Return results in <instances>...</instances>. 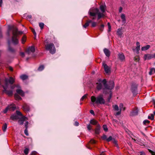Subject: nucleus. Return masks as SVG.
Instances as JSON below:
<instances>
[{
	"mask_svg": "<svg viewBox=\"0 0 155 155\" xmlns=\"http://www.w3.org/2000/svg\"><path fill=\"white\" fill-rule=\"evenodd\" d=\"M12 30V43L15 45L17 44L18 43V41L17 38V37L18 34H22L23 32L22 31H18L17 28L16 27L10 26H8V30L7 34L8 36H10V31Z\"/></svg>",
	"mask_w": 155,
	"mask_h": 155,
	"instance_id": "1",
	"label": "nucleus"
},
{
	"mask_svg": "<svg viewBox=\"0 0 155 155\" xmlns=\"http://www.w3.org/2000/svg\"><path fill=\"white\" fill-rule=\"evenodd\" d=\"M102 83L104 86V88H103L102 85L101 83L97 84V88L98 90H100L103 89L104 93L107 94L105 91L106 90L108 89L110 90L114 87V84L113 81H110L108 83V84H106L107 81L106 80L104 79L102 81Z\"/></svg>",
	"mask_w": 155,
	"mask_h": 155,
	"instance_id": "2",
	"label": "nucleus"
},
{
	"mask_svg": "<svg viewBox=\"0 0 155 155\" xmlns=\"http://www.w3.org/2000/svg\"><path fill=\"white\" fill-rule=\"evenodd\" d=\"M88 14L91 17H92L91 18L93 20L95 19L96 14H97L98 20L104 16V14L101 13L97 8L94 7L90 9Z\"/></svg>",
	"mask_w": 155,
	"mask_h": 155,
	"instance_id": "3",
	"label": "nucleus"
},
{
	"mask_svg": "<svg viewBox=\"0 0 155 155\" xmlns=\"http://www.w3.org/2000/svg\"><path fill=\"white\" fill-rule=\"evenodd\" d=\"M91 99V101L93 103H95L97 104H104L105 103L103 95L102 94H100L97 97L94 96H92Z\"/></svg>",
	"mask_w": 155,
	"mask_h": 155,
	"instance_id": "4",
	"label": "nucleus"
},
{
	"mask_svg": "<svg viewBox=\"0 0 155 155\" xmlns=\"http://www.w3.org/2000/svg\"><path fill=\"white\" fill-rule=\"evenodd\" d=\"M114 110L117 111V112L114 114V115L116 116L120 115L121 114V112L122 110L124 111L125 110L126 108L125 107H124L123 104L121 103L120 104L119 107L117 105H113L112 106Z\"/></svg>",
	"mask_w": 155,
	"mask_h": 155,
	"instance_id": "5",
	"label": "nucleus"
},
{
	"mask_svg": "<svg viewBox=\"0 0 155 155\" xmlns=\"http://www.w3.org/2000/svg\"><path fill=\"white\" fill-rule=\"evenodd\" d=\"M45 48L47 50L49 51L51 54H54L55 52V48L54 44L52 43L48 44L46 45Z\"/></svg>",
	"mask_w": 155,
	"mask_h": 155,
	"instance_id": "6",
	"label": "nucleus"
},
{
	"mask_svg": "<svg viewBox=\"0 0 155 155\" xmlns=\"http://www.w3.org/2000/svg\"><path fill=\"white\" fill-rule=\"evenodd\" d=\"M16 113L18 116H21V117L19 119L18 123L21 125H23L24 121L26 120L27 118L25 116H22L21 113L18 110L16 111Z\"/></svg>",
	"mask_w": 155,
	"mask_h": 155,
	"instance_id": "7",
	"label": "nucleus"
},
{
	"mask_svg": "<svg viewBox=\"0 0 155 155\" xmlns=\"http://www.w3.org/2000/svg\"><path fill=\"white\" fill-rule=\"evenodd\" d=\"M2 87L4 89L3 91V92H5L6 94L9 96H12L13 94V91L12 90H8V85L6 86V85H3Z\"/></svg>",
	"mask_w": 155,
	"mask_h": 155,
	"instance_id": "8",
	"label": "nucleus"
},
{
	"mask_svg": "<svg viewBox=\"0 0 155 155\" xmlns=\"http://www.w3.org/2000/svg\"><path fill=\"white\" fill-rule=\"evenodd\" d=\"M152 58L155 59V53L154 54H147L144 55L143 59L144 60H150Z\"/></svg>",
	"mask_w": 155,
	"mask_h": 155,
	"instance_id": "9",
	"label": "nucleus"
},
{
	"mask_svg": "<svg viewBox=\"0 0 155 155\" xmlns=\"http://www.w3.org/2000/svg\"><path fill=\"white\" fill-rule=\"evenodd\" d=\"M16 107L12 105H10L8 106L6 108L3 110L4 113H6L8 110H14L15 109Z\"/></svg>",
	"mask_w": 155,
	"mask_h": 155,
	"instance_id": "10",
	"label": "nucleus"
},
{
	"mask_svg": "<svg viewBox=\"0 0 155 155\" xmlns=\"http://www.w3.org/2000/svg\"><path fill=\"white\" fill-rule=\"evenodd\" d=\"M35 51V48L33 46L30 47L26 50V52L28 54L31 53H34Z\"/></svg>",
	"mask_w": 155,
	"mask_h": 155,
	"instance_id": "11",
	"label": "nucleus"
},
{
	"mask_svg": "<svg viewBox=\"0 0 155 155\" xmlns=\"http://www.w3.org/2000/svg\"><path fill=\"white\" fill-rule=\"evenodd\" d=\"M5 85L7 86L8 85V82L12 84L14 81V79L13 78L10 77L9 79L6 78L5 79Z\"/></svg>",
	"mask_w": 155,
	"mask_h": 155,
	"instance_id": "12",
	"label": "nucleus"
},
{
	"mask_svg": "<svg viewBox=\"0 0 155 155\" xmlns=\"http://www.w3.org/2000/svg\"><path fill=\"white\" fill-rule=\"evenodd\" d=\"M103 66L105 72L107 73H108L110 72V68L104 62H103Z\"/></svg>",
	"mask_w": 155,
	"mask_h": 155,
	"instance_id": "13",
	"label": "nucleus"
},
{
	"mask_svg": "<svg viewBox=\"0 0 155 155\" xmlns=\"http://www.w3.org/2000/svg\"><path fill=\"white\" fill-rule=\"evenodd\" d=\"M143 113V110L142 108H138L136 107V116L139 115L140 116Z\"/></svg>",
	"mask_w": 155,
	"mask_h": 155,
	"instance_id": "14",
	"label": "nucleus"
},
{
	"mask_svg": "<svg viewBox=\"0 0 155 155\" xmlns=\"http://www.w3.org/2000/svg\"><path fill=\"white\" fill-rule=\"evenodd\" d=\"M118 57L121 61H123L125 60V56L123 53H119L118 55Z\"/></svg>",
	"mask_w": 155,
	"mask_h": 155,
	"instance_id": "15",
	"label": "nucleus"
},
{
	"mask_svg": "<svg viewBox=\"0 0 155 155\" xmlns=\"http://www.w3.org/2000/svg\"><path fill=\"white\" fill-rule=\"evenodd\" d=\"M131 90L133 94V96L134 97L135 96L136 86L135 84L132 85L131 87Z\"/></svg>",
	"mask_w": 155,
	"mask_h": 155,
	"instance_id": "16",
	"label": "nucleus"
},
{
	"mask_svg": "<svg viewBox=\"0 0 155 155\" xmlns=\"http://www.w3.org/2000/svg\"><path fill=\"white\" fill-rule=\"evenodd\" d=\"M17 94H19L21 96H24V92L21 89H17L16 90Z\"/></svg>",
	"mask_w": 155,
	"mask_h": 155,
	"instance_id": "17",
	"label": "nucleus"
},
{
	"mask_svg": "<svg viewBox=\"0 0 155 155\" xmlns=\"http://www.w3.org/2000/svg\"><path fill=\"white\" fill-rule=\"evenodd\" d=\"M120 18L122 20L123 24H124L126 23V17L124 14H122L120 15Z\"/></svg>",
	"mask_w": 155,
	"mask_h": 155,
	"instance_id": "18",
	"label": "nucleus"
},
{
	"mask_svg": "<svg viewBox=\"0 0 155 155\" xmlns=\"http://www.w3.org/2000/svg\"><path fill=\"white\" fill-rule=\"evenodd\" d=\"M23 108L24 111H28L29 110V108L28 105L26 104H25L23 106Z\"/></svg>",
	"mask_w": 155,
	"mask_h": 155,
	"instance_id": "19",
	"label": "nucleus"
},
{
	"mask_svg": "<svg viewBox=\"0 0 155 155\" xmlns=\"http://www.w3.org/2000/svg\"><path fill=\"white\" fill-rule=\"evenodd\" d=\"M100 126L99 125H97L96 128L95 130V133L99 134L100 133Z\"/></svg>",
	"mask_w": 155,
	"mask_h": 155,
	"instance_id": "20",
	"label": "nucleus"
},
{
	"mask_svg": "<svg viewBox=\"0 0 155 155\" xmlns=\"http://www.w3.org/2000/svg\"><path fill=\"white\" fill-rule=\"evenodd\" d=\"M104 51L107 57H109L110 56V53L109 51L107 48H104Z\"/></svg>",
	"mask_w": 155,
	"mask_h": 155,
	"instance_id": "21",
	"label": "nucleus"
},
{
	"mask_svg": "<svg viewBox=\"0 0 155 155\" xmlns=\"http://www.w3.org/2000/svg\"><path fill=\"white\" fill-rule=\"evenodd\" d=\"M136 54H138L139 53V51L140 50V45L139 42H136Z\"/></svg>",
	"mask_w": 155,
	"mask_h": 155,
	"instance_id": "22",
	"label": "nucleus"
},
{
	"mask_svg": "<svg viewBox=\"0 0 155 155\" xmlns=\"http://www.w3.org/2000/svg\"><path fill=\"white\" fill-rule=\"evenodd\" d=\"M100 8L101 12V13L104 14V13L105 12V5H101L100 6Z\"/></svg>",
	"mask_w": 155,
	"mask_h": 155,
	"instance_id": "23",
	"label": "nucleus"
},
{
	"mask_svg": "<svg viewBox=\"0 0 155 155\" xmlns=\"http://www.w3.org/2000/svg\"><path fill=\"white\" fill-rule=\"evenodd\" d=\"M150 48V46L149 45H147L142 47L141 50L142 51H146L148 50Z\"/></svg>",
	"mask_w": 155,
	"mask_h": 155,
	"instance_id": "24",
	"label": "nucleus"
},
{
	"mask_svg": "<svg viewBox=\"0 0 155 155\" xmlns=\"http://www.w3.org/2000/svg\"><path fill=\"white\" fill-rule=\"evenodd\" d=\"M155 73V68H150V71L149 72V74L151 75Z\"/></svg>",
	"mask_w": 155,
	"mask_h": 155,
	"instance_id": "25",
	"label": "nucleus"
},
{
	"mask_svg": "<svg viewBox=\"0 0 155 155\" xmlns=\"http://www.w3.org/2000/svg\"><path fill=\"white\" fill-rule=\"evenodd\" d=\"M97 123L98 122L94 119L91 120L90 121V123L94 125H99L97 124Z\"/></svg>",
	"mask_w": 155,
	"mask_h": 155,
	"instance_id": "26",
	"label": "nucleus"
},
{
	"mask_svg": "<svg viewBox=\"0 0 155 155\" xmlns=\"http://www.w3.org/2000/svg\"><path fill=\"white\" fill-rule=\"evenodd\" d=\"M11 118L13 120H17L18 119V115L15 114H13L11 117Z\"/></svg>",
	"mask_w": 155,
	"mask_h": 155,
	"instance_id": "27",
	"label": "nucleus"
},
{
	"mask_svg": "<svg viewBox=\"0 0 155 155\" xmlns=\"http://www.w3.org/2000/svg\"><path fill=\"white\" fill-rule=\"evenodd\" d=\"M14 97L15 100H21V97L17 93L15 94Z\"/></svg>",
	"mask_w": 155,
	"mask_h": 155,
	"instance_id": "28",
	"label": "nucleus"
},
{
	"mask_svg": "<svg viewBox=\"0 0 155 155\" xmlns=\"http://www.w3.org/2000/svg\"><path fill=\"white\" fill-rule=\"evenodd\" d=\"M20 78L22 80H24L27 79L28 76L25 74H22L20 76Z\"/></svg>",
	"mask_w": 155,
	"mask_h": 155,
	"instance_id": "29",
	"label": "nucleus"
},
{
	"mask_svg": "<svg viewBox=\"0 0 155 155\" xmlns=\"http://www.w3.org/2000/svg\"><path fill=\"white\" fill-rule=\"evenodd\" d=\"M121 30V28H119L117 29V33L118 35L121 36L122 35V33Z\"/></svg>",
	"mask_w": 155,
	"mask_h": 155,
	"instance_id": "30",
	"label": "nucleus"
},
{
	"mask_svg": "<svg viewBox=\"0 0 155 155\" xmlns=\"http://www.w3.org/2000/svg\"><path fill=\"white\" fill-rule=\"evenodd\" d=\"M7 125L6 124H5L3 125L2 127V129L4 132H5L7 128Z\"/></svg>",
	"mask_w": 155,
	"mask_h": 155,
	"instance_id": "31",
	"label": "nucleus"
},
{
	"mask_svg": "<svg viewBox=\"0 0 155 155\" xmlns=\"http://www.w3.org/2000/svg\"><path fill=\"white\" fill-rule=\"evenodd\" d=\"M136 115V111L134 110L131 111L130 113V116H134Z\"/></svg>",
	"mask_w": 155,
	"mask_h": 155,
	"instance_id": "32",
	"label": "nucleus"
},
{
	"mask_svg": "<svg viewBox=\"0 0 155 155\" xmlns=\"http://www.w3.org/2000/svg\"><path fill=\"white\" fill-rule=\"evenodd\" d=\"M44 68V66L43 65L40 66L38 69V70L39 71H42Z\"/></svg>",
	"mask_w": 155,
	"mask_h": 155,
	"instance_id": "33",
	"label": "nucleus"
},
{
	"mask_svg": "<svg viewBox=\"0 0 155 155\" xmlns=\"http://www.w3.org/2000/svg\"><path fill=\"white\" fill-rule=\"evenodd\" d=\"M26 40V37L25 36H23L21 40V42L22 44H24Z\"/></svg>",
	"mask_w": 155,
	"mask_h": 155,
	"instance_id": "34",
	"label": "nucleus"
},
{
	"mask_svg": "<svg viewBox=\"0 0 155 155\" xmlns=\"http://www.w3.org/2000/svg\"><path fill=\"white\" fill-rule=\"evenodd\" d=\"M148 118L153 120L154 119V115L152 114H151V116H148Z\"/></svg>",
	"mask_w": 155,
	"mask_h": 155,
	"instance_id": "35",
	"label": "nucleus"
},
{
	"mask_svg": "<svg viewBox=\"0 0 155 155\" xmlns=\"http://www.w3.org/2000/svg\"><path fill=\"white\" fill-rule=\"evenodd\" d=\"M104 27V25L103 24L101 25L99 28L100 30L101 31H103Z\"/></svg>",
	"mask_w": 155,
	"mask_h": 155,
	"instance_id": "36",
	"label": "nucleus"
},
{
	"mask_svg": "<svg viewBox=\"0 0 155 155\" xmlns=\"http://www.w3.org/2000/svg\"><path fill=\"white\" fill-rule=\"evenodd\" d=\"M112 97V93L110 92V94L109 96L108 97L107 99V101L108 102H110V100L111 97Z\"/></svg>",
	"mask_w": 155,
	"mask_h": 155,
	"instance_id": "37",
	"label": "nucleus"
},
{
	"mask_svg": "<svg viewBox=\"0 0 155 155\" xmlns=\"http://www.w3.org/2000/svg\"><path fill=\"white\" fill-rule=\"evenodd\" d=\"M29 149L28 148H26L24 150V153L25 154H27L28 153Z\"/></svg>",
	"mask_w": 155,
	"mask_h": 155,
	"instance_id": "38",
	"label": "nucleus"
},
{
	"mask_svg": "<svg viewBox=\"0 0 155 155\" xmlns=\"http://www.w3.org/2000/svg\"><path fill=\"white\" fill-rule=\"evenodd\" d=\"M103 127L104 130L105 131H107L108 130V129L107 127V126L106 125H103Z\"/></svg>",
	"mask_w": 155,
	"mask_h": 155,
	"instance_id": "39",
	"label": "nucleus"
},
{
	"mask_svg": "<svg viewBox=\"0 0 155 155\" xmlns=\"http://www.w3.org/2000/svg\"><path fill=\"white\" fill-rule=\"evenodd\" d=\"M44 24L42 23H40L39 24V26L40 27L41 29H42L43 28L44 26Z\"/></svg>",
	"mask_w": 155,
	"mask_h": 155,
	"instance_id": "40",
	"label": "nucleus"
},
{
	"mask_svg": "<svg viewBox=\"0 0 155 155\" xmlns=\"http://www.w3.org/2000/svg\"><path fill=\"white\" fill-rule=\"evenodd\" d=\"M107 25H108V31L110 32L111 30V26L110 25V24L109 23V22L108 23Z\"/></svg>",
	"mask_w": 155,
	"mask_h": 155,
	"instance_id": "41",
	"label": "nucleus"
},
{
	"mask_svg": "<svg viewBox=\"0 0 155 155\" xmlns=\"http://www.w3.org/2000/svg\"><path fill=\"white\" fill-rule=\"evenodd\" d=\"M150 122V121L149 120H145L143 121V123L144 124H146L147 123H148Z\"/></svg>",
	"mask_w": 155,
	"mask_h": 155,
	"instance_id": "42",
	"label": "nucleus"
},
{
	"mask_svg": "<svg viewBox=\"0 0 155 155\" xmlns=\"http://www.w3.org/2000/svg\"><path fill=\"white\" fill-rule=\"evenodd\" d=\"M24 133H25V134L26 136H28V130H27V128H25V131H24Z\"/></svg>",
	"mask_w": 155,
	"mask_h": 155,
	"instance_id": "43",
	"label": "nucleus"
},
{
	"mask_svg": "<svg viewBox=\"0 0 155 155\" xmlns=\"http://www.w3.org/2000/svg\"><path fill=\"white\" fill-rule=\"evenodd\" d=\"M89 25V24L88 22H87L85 23L84 25H83V27L86 28Z\"/></svg>",
	"mask_w": 155,
	"mask_h": 155,
	"instance_id": "44",
	"label": "nucleus"
},
{
	"mask_svg": "<svg viewBox=\"0 0 155 155\" xmlns=\"http://www.w3.org/2000/svg\"><path fill=\"white\" fill-rule=\"evenodd\" d=\"M138 155H145V153L143 151L139 152L138 153Z\"/></svg>",
	"mask_w": 155,
	"mask_h": 155,
	"instance_id": "45",
	"label": "nucleus"
},
{
	"mask_svg": "<svg viewBox=\"0 0 155 155\" xmlns=\"http://www.w3.org/2000/svg\"><path fill=\"white\" fill-rule=\"evenodd\" d=\"M112 139V137L111 136H110L108 138L106 139V140L107 142H109Z\"/></svg>",
	"mask_w": 155,
	"mask_h": 155,
	"instance_id": "46",
	"label": "nucleus"
},
{
	"mask_svg": "<svg viewBox=\"0 0 155 155\" xmlns=\"http://www.w3.org/2000/svg\"><path fill=\"white\" fill-rule=\"evenodd\" d=\"M20 55L22 57H24L25 56V54L24 52H21L20 53Z\"/></svg>",
	"mask_w": 155,
	"mask_h": 155,
	"instance_id": "47",
	"label": "nucleus"
},
{
	"mask_svg": "<svg viewBox=\"0 0 155 155\" xmlns=\"http://www.w3.org/2000/svg\"><path fill=\"white\" fill-rule=\"evenodd\" d=\"M87 95V94H85V95H84L81 98V101H83L84 99H85V98H86V97Z\"/></svg>",
	"mask_w": 155,
	"mask_h": 155,
	"instance_id": "48",
	"label": "nucleus"
},
{
	"mask_svg": "<svg viewBox=\"0 0 155 155\" xmlns=\"http://www.w3.org/2000/svg\"><path fill=\"white\" fill-rule=\"evenodd\" d=\"M97 25V23L96 22H93L92 23V27H95Z\"/></svg>",
	"mask_w": 155,
	"mask_h": 155,
	"instance_id": "49",
	"label": "nucleus"
},
{
	"mask_svg": "<svg viewBox=\"0 0 155 155\" xmlns=\"http://www.w3.org/2000/svg\"><path fill=\"white\" fill-rule=\"evenodd\" d=\"M87 128L89 130H90L91 129V126L90 124H88L87 125Z\"/></svg>",
	"mask_w": 155,
	"mask_h": 155,
	"instance_id": "50",
	"label": "nucleus"
},
{
	"mask_svg": "<svg viewBox=\"0 0 155 155\" xmlns=\"http://www.w3.org/2000/svg\"><path fill=\"white\" fill-rule=\"evenodd\" d=\"M28 122L27 121H26L25 122V128H28Z\"/></svg>",
	"mask_w": 155,
	"mask_h": 155,
	"instance_id": "51",
	"label": "nucleus"
},
{
	"mask_svg": "<svg viewBox=\"0 0 155 155\" xmlns=\"http://www.w3.org/2000/svg\"><path fill=\"white\" fill-rule=\"evenodd\" d=\"M90 142L92 144H94L96 143V141L92 139L91 140Z\"/></svg>",
	"mask_w": 155,
	"mask_h": 155,
	"instance_id": "52",
	"label": "nucleus"
},
{
	"mask_svg": "<svg viewBox=\"0 0 155 155\" xmlns=\"http://www.w3.org/2000/svg\"><path fill=\"white\" fill-rule=\"evenodd\" d=\"M8 50L11 52H13L14 51V50L13 48L10 47H9Z\"/></svg>",
	"mask_w": 155,
	"mask_h": 155,
	"instance_id": "53",
	"label": "nucleus"
},
{
	"mask_svg": "<svg viewBox=\"0 0 155 155\" xmlns=\"http://www.w3.org/2000/svg\"><path fill=\"white\" fill-rule=\"evenodd\" d=\"M107 136L105 135H104L102 137V138L103 140H106L107 139Z\"/></svg>",
	"mask_w": 155,
	"mask_h": 155,
	"instance_id": "54",
	"label": "nucleus"
},
{
	"mask_svg": "<svg viewBox=\"0 0 155 155\" xmlns=\"http://www.w3.org/2000/svg\"><path fill=\"white\" fill-rule=\"evenodd\" d=\"M114 143L115 144V145L116 147H117V141H116L115 140H114L113 141Z\"/></svg>",
	"mask_w": 155,
	"mask_h": 155,
	"instance_id": "55",
	"label": "nucleus"
},
{
	"mask_svg": "<svg viewBox=\"0 0 155 155\" xmlns=\"http://www.w3.org/2000/svg\"><path fill=\"white\" fill-rule=\"evenodd\" d=\"M31 30L33 32V34H34V35L35 36H36V32H35V30L33 28H32L31 29Z\"/></svg>",
	"mask_w": 155,
	"mask_h": 155,
	"instance_id": "56",
	"label": "nucleus"
},
{
	"mask_svg": "<svg viewBox=\"0 0 155 155\" xmlns=\"http://www.w3.org/2000/svg\"><path fill=\"white\" fill-rule=\"evenodd\" d=\"M37 153V152L35 151H33L32 152L31 155H35Z\"/></svg>",
	"mask_w": 155,
	"mask_h": 155,
	"instance_id": "57",
	"label": "nucleus"
},
{
	"mask_svg": "<svg viewBox=\"0 0 155 155\" xmlns=\"http://www.w3.org/2000/svg\"><path fill=\"white\" fill-rule=\"evenodd\" d=\"M123 8L121 7H120L119 8V12L120 13L122 12Z\"/></svg>",
	"mask_w": 155,
	"mask_h": 155,
	"instance_id": "58",
	"label": "nucleus"
},
{
	"mask_svg": "<svg viewBox=\"0 0 155 155\" xmlns=\"http://www.w3.org/2000/svg\"><path fill=\"white\" fill-rule=\"evenodd\" d=\"M140 59V57L139 56H138L137 58L136 57V61H139Z\"/></svg>",
	"mask_w": 155,
	"mask_h": 155,
	"instance_id": "59",
	"label": "nucleus"
},
{
	"mask_svg": "<svg viewBox=\"0 0 155 155\" xmlns=\"http://www.w3.org/2000/svg\"><path fill=\"white\" fill-rule=\"evenodd\" d=\"M90 113L91 114H92L93 115H94V111L93 110H90Z\"/></svg>",
	"mask_w": 155,
	"mask_h": 155,
	"instance_id": "60",
	"label": "nucleus"
},
{
	"mask_svg": "<svg viewBox=\"0 0 155 155\" xmlns=\"http://www.w3.org/2000/svg\"><path fill=\"white\" fill-rule=\"evenodd\" d=\"M79 125V123L77 122H75L74 123V125L76 126H78Z\"/></svg>",
	"mask_w": 155,
	"mask_h": 155,
	"instance_id": "61",
	"label": "nucleus"
},
{
	"mask_svg": "<svg viewBox=\"0 0 155 155\" xmlns=\"http://www.w3.org/2000/svg\"><path fill=\"white\" fill-rule=\"evenodd\" d=\"M9 70L10 71H13V69L12 68V67H9Z\"/></svg>",
	"mask_w": 155,
	"mask_h": 155,
	"instance_id": "62",
	"label": "nucleus"
},
{
	"mask_svg": "<svg viewBox=\"0 0 155 155\" xmlns=\"http://www.w3.org/2000/svg\"><path fill=\"white\" fill-rule=\"evenodd\" d=\"M150 151H150V152H151V154L152 155H155V152H153L151 150H150Z\"/></svg>",
	"mask_w": 155,
	"mask_h": 155,
	"instance_id": "63",
	"label": "nucleus"
},
{
	"mask_svg": "<svg viewBox=\"0 0 155 155\" xmlns=\"http://www.w3.org/2000/svg\"><path fill=\"white\" fill-rule=\"evenodd\" d=\"M87 22H88L89 24L90 23L92 22V21L91 20H88Z\"/></svg>",
	"mask_w": 155,
	"mask_h": 155,
	"instance_id": "64",
	"label": "nucleus"
}]
</instances>
